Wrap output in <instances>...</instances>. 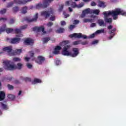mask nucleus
Instances as JSON below:
<instances>
[{
    "mask_svg": "<svg viewBox=\"0 0 126 126\" xmlns=\"http://www.w3.org/2000/svg\"><path fill=\"white\" fill-rule=\"evenodd\" d=\"M103 14L104 15V20L105 22L111 23L112 22V18H107L109 17L110 15H111L112 17H113L114 20H116L118 18V15L126 16V12L122 9L116 8L114 10L105 11L103 13Z\"/></svg>",
    "mask_w": 126,
    "mask_h": 126,
    "instance_id": "1",
    "label": "nucleus"
},
{
    "mask_svg": "<svg viewBox=\"0 0 126 126\" xmlns=\"http://www.w3.org/2000/svg\"><path fill=\"white\" fill-rule=\"evenodd\" d=\"M69 43V41L66 40L62 42L60 45L62 47H63L64 46V48L62 51V55L63 56H70L72 57V58H75V57L77 56V55L79 54V52L78 51V48H73V53L72 54L70 51H69V49H70V45H66V44H68Z\"/></svg>",
    "mask_w": 126,
    "mask_h": 126,
    "instance_id": "2",
    "label": "nucleus"
},
{
    "mask_svg": "<svg viewBox=\"0 0 126 126\" xmlns=\"http://www.w3.org/2000/svg\"><path fill=\"white\" fill-rule=\"evenodd\" d=\"M4 64V67L6 69L8 70H13L14 69H19L20 70L23 66V64L21 63H18L17 65L12 64V62L6 61L3 63Z\"/></svg>",
    "mask_w": 126,
    "mask_h": 126,
    "instance_id": "3",
    "label": "nucleus"
},
{
    "mask_svg": "<svg viewBox=\"0 0 126 126\" xmlns=\"http://www.w3.org/2000/svg\"><path fill=\"white\" fill-rule=\"evenodd\" d=\"M3 51L6 52L9 56L20 55V53L22 52L21 49H16L15 52H12V48L11 47H5L3 48Z\"/></svg>",
    "mask_w": 126,
    "mask_h": 126,
    "instance_id": "4",
    "label": "nucleus"
},
{
    "mask_svg": "<svg viewBox=\"0 0 126 126\" xmlns=\"http://www.w3.org/2000/svg\"><path fill=\"white\" fill-rule=\"evenodd\" d=\"M54 0H44L43 3H39L37 4L35 6V8L36 9H40V8H46L49 5V3L52 2Z\"/></svg>",
    "mask_w": 126,
    "mask_h": 126,
    "instance_id": "5",
    "label": "nucleus"
},
{
    "mask_svg": "<svg viewBox=\"0 0 126 126\" xmlns=\"http://www.w3.org/2000/svg\"><path fill=\"white\" fill-rule=\"evenodd\" d=\"M54 13V10H53V8H51L48 10V11H43L41 12V16H43L47 19L48 17H49L50 15L51 14H53Z\"/></svg>",
    "mask_w": 126,
    "mask_h": 126,
    "instance_id": "6",
    "label": "nucleus"
},
{
    "mask_svg": "<svg viewBox=\"0 0 126 126\" xmlns=\"http://www.w3.org/2000/svg\"><path fill=\"white\" fill-rule=\"evenodd\" d=\"M69 37H70V38H73V37L77 38L78 39H80V38H83L84 39H87V38H88L87 36L84 34H82V33H74L69 35Z\"/></svg>",
    "mask_w": 126,
    "mask_h": 126,
    "instance_id": "7",
    "label": "nucleus"
},
{
    "mask_svg": "<svg viewBox=\"0 0 126 126\" xmlns=\"http://www.w3.org/2000/svg\"><path fill=\"white\" fill-rule=\"evenodd\" d=\"M5 31L7 34H9V33H12V32L14 31V30H13V29H6V28L5 27V25H3V26L0 29V33H1V32H4Z\"/></svg>",
    "mask_w": 126,
    "mask_h": 126,
    "instance_id": "8",
    "label": "nucleus"
},
{
    "mask_svg": "<svg viewBox=\"0 0 126 126\" xmlns=\"http://www.w3.org/2000/svg\"><path fill=\"white\" fill-rule=\"evenodd\" d=\"M45 28L43 26H41L40 27H35L33 28V31L35 32H42L43 34H46V32H45Z\"/></svg>",
    "mask_w": 126,
    "mask_h": 126,
    "instance_id": "9",
    "label": "nucleus"
},
{
    "mask_svg": "<svg viewBox=\"0 0 126 126\" xmlns=\"http://www.w3.org/2000/svg\"><path fill=\"white\" fill-rule=\"evenodd\" d=\"M66 5H71V7L74 8L75 7H77V5H76V3L75 2H73L71 0H68L65 2Z\"/></svg>",
    "mask_w": 126,
    "mask_h": 126,
    "instance_id": "10",
    "label": "nucleus"
},
{
    "mask_svg": "<svg viewBox=\"0 0 126 126\" xmlns=\"http://www.w3.org/2000/svg\"><path fill=\"white\" fill-rule=\"evenodd\" d=\"M39 16V14L38 13H36L35 15L34 16V18L32 19H30L29 18H27L26 19V21H28V22H34L35 21H37V19H38V17Z\"/></svg>",
    "mask_w": 126,
    "mask_h": 126,
    "instance_id": "11",
    "label": "nucleus"
},
{
    "mask_svg": "<svg viewBox=\"0 0 126 126\" xmlns=\"http://www.w3.org/2000/svg\"><path fill=\"white\" fill-rule=\"evenodd\" d=\"M91 10H92L90 8H88V9L83 11L82 13V15H81L82 18L85 17V15H86V14H88L89 13L90 14H92Z\"/></svg>",
    "mask_w": 126,
    "mask_h": 126,
    "instance_id": "12",
    "label": "nucleus"
},
{
    "mask_svg": "<svg viewBox=\"0 0 126 126\" xmlns=\"http://www.w3.org/2000/svg\"><path fill=\"white\" fill-rule=\"evenodd\" d=\"M32 0H14V2L16 3H18V4H26L27 2H29V1H31Z\"/></svg>",
    "mask_w": 126,
    "mask_h": 126,
    "instance_id": "13",
    "label": "nucleus"
},
{
    "mask_svg": "<svg viewBox=\"0 0 126 126\" xmlns=\"http://www.w3.org/2000/svg\"><path fill=\"white\" fill-rule=\"evenodd\" d=\"M45 61V58L42 56H38L37 60L36 61V62L38 63V64H42Z\"/></svg>",
    "mask_w": 126,
    "mask_h": 126,
    "instance_id": "14",
    "label": "nucleus"
},
{
    "mask_svg": "<svg viewBox=\"0 0 126 126\" xmlns=\"http://www.w3.org/2000/svg\"><path fill=\"white\" fill-rule=\"evenodd\" d=\"M20 42V38L16 37L11 39L10 43L11 44H18Z\"/></svg>",
    "mask_w": 126,
    "mask_h": 126,
    "instance_id": "15",
    "label": "nucleus"
},
{
    "mask_svg": "<svg viewBox=\"0 0 126 126\" xmlns=\"http://www.w3.org/2000/svg\"><path fill=\"white\" fill-rule=\"evenodd\" d=\"M25 44H26V45H33L34 43V40L31 39V38H28L25 40Z\"/></svg>",
    "mask_w": 126,
    "mask_h": 126,
    "instance_id": "16",
    "label": "nucleus"
},
{
    "mask_svg": "<svg viewBox=\"0 0 126 126\" xmlns=\"http://www.w3.org/2000/svg\"><path fill=\"white\" fill-rule=\"evenodd\" d=\"M62 47L61 46H57L54 50V51L53 52V54L54 55H59L60 54V50H61Z\"/></svg>",
    "mask_w": 126,
    "mask_h": 126,
    "instance_id": "17",
    "label": "nucleus"
},
{
    "mask_svg": "<svg viewBox=\"0 0 126 126\" xmlns=\"http://www.w3.org/2000/svg\"><path fill=\"white\" fill-rule=\"evenodd\" d=\"M116 30V29H113L112 31H109V34H110V36L108 38L109 40H111L115 36V32H115Z\"/></svg>",
    "mask_w": 126,
    "mask_h": 126,
    "instance_id": "18",
    "label": "nucleus"
},
{
    "mask_svg": "<svg viewBox=\"0 0 126 126\" xmlns=\"http://www.w3.org/2000/svg\"><path fill=\"white\" fill-rule=\"evenodd\" d=\"M5 98V93L3 92H0V101L4 100Z\"/></svg>",
    "mask_w": 126,
    "mask_h": 126,
    "instance_id": "19",
    "label": "nucleus"
},
{
    "mask_svg": "<svg viewBox=\"0 0 126 126\" xmlns=\"http://www.w3.org/2000/svg\"><path fill=\"white\" fill-rule=\"evenodd\" d=\"M97 23H98V25H99V26H106V24H105V22L104 21V20H103L102 19L98 20Z\"/></svg>",
    "mask_w": 126,
    "mask_h": 126,
    "instance_id": "20",
    "label": "nucleus"
},
{
    "mask_svg": "<svg viewBox=\"0 0 126 126\" xmlns=\"http://www.w3.org/2000/svg\"><path fill=\"white\" fill-rule=\"evenodd\" d=\"M91 12L95 14V15H98L100 13V10L99 9H92Z\"/></svg>",
    "mask_w": 126,
    "mask_h": 126,
    "instance_id": "21",
    "label": "nucleus"
},
{
    "mask_svg": "<svg viewBox=\"0 0 126 126\" xmlns=\"http://www.w3.org/2000/svg\"><path fill=\"white\" fill-rule=\"evenodd\" d=\"M84 23H87V22H94L95 20L94 19H84L83 20Z\"/></svg>",
    "mask_w": 126,
    "mask_h": 126,
    "instance_id": "22",
    "label": "nucleus"
},
{
    "mask_svg": "<svg viewBox=\"0 0 126 126\" xmlns=\"http://www.w3.org/2000/svg\"><path fill=\"white\" fill-rule=\"evenodd\" d=\"M1 107H2V108L3 109V110H8V106H7V105L5 104H4L3 103H2V102H1L0 103Z\"/></svg>",
    "mask_w": 126,
    "mask_h": 126,
    "instance_id": "23",
    "label": "nucleus"
},
{
    "mask_svg": "<svg viewBox=\"0 0 126 126\" xmlns=\"http://www.w3.org/2000/svg\"><path fill=\"white\" fill-rule=\"evenodd\" d=\"M98 6H99V7H106L105 2L102 1L98 2Z\"/></svg>",
    "mask_w": 126,
    "mask_h": 126,
    "instance_id": "24",
    "label": "nucleus"
},
{
    "mask_svg": "<svg viewBox=\"0 0 126 126\" xmlns=\"http://www.w3.org/2000/svg\"><path fill=\"white\" fill-rule=\"evenodd\" d=\"M27 6H25L22 8L21 12L22 13H23L24 14H25V13H27Z\"/></svg>",
    "mask_w": 126,
    "mask_h": 126,
    "instance_id": "25",
    "label": "nucleus"
},
{
    "mask_svg": "<svg viewBox=\"0 0 126 126\" xmlns=\"http://www.w3.org/2000/svg\"><path fill=\"white\" fill-rule=\"evenodd\" d=\"M49 40H50V37H44L42 39V42L43 44H46L47 42H49Z\"/></svg>",
    "mask_w": 126,
    "mask_h": 126,
    "instance_id": "26",
    "label": "nucleus"
},
{
    "mask_svg": "<svg viewBox=\"0 0 126 126\" xmlns=\"http://www.w3.org/2000/svg\"><path fill=\"white\" fill-rule=\"evenodd\" d=\"M7 97L8 99H9L10 100H14V99H15V96H14L11 94H8Z\"/></svg>",
    "mask_w": 126,
    "mask_h": 126,
    "instance_id": "27",
    "label": "nucleus"
},
{
    "mask_svg": "<svg viewBox=\"0 0 126 126\" xmlns=\"http://www.w3.org/2000/svg\"><path fill=\"white\" fill-rule=\"evenodd\" d=\"M42 81L40 79H34L33 81L32 82V84H37V83H41Z\"/></svg>",
    "mask_w": 126,
    "mask_h": 126,
    "instance_id": "28",
    "label": "nucleus"
},
{
    "mask_svg": "<svg viewBox=\"0 0 126 126\" xmlns=\"http://www.w3.org/2000/svg\"><path fill=\"white\" fill-rule=\"evenodd\" d=\"M21 29H18V28H16L14 31L15 32V33H16L17 34H21Z\"/></svg>",
    "mask_w": 126,
    "mask_h": 126,
    "instance_id": "29",
    "label": "nucleus"
},
{
    "mask_svg": "<svg viewBox=\"0 0 126 126\" xmlns=\"http://www.w3.org/2000/svg\"><path fill=\"white\" fill-rule=\"evenodd\" d=\"M57 33H63L64 32V29L60 28L57 31Z\"/></svg>",
    "mask_w": 126,
    "mask_h": 126,
    "instance_id": "30",
    "label": "nucleus"
},
{
    "mask_svg": "<svg viewBox=\"0 0 126 126\" xmlns=\"http://www.w3.org/2000/svg\"><path fill=\"white\" fill-rule=\"evenodd\" d=\"M105 32V30L104 29H101L100 30H97L95 32V34H101V33H104Z\"/></svg>",
    "mask_w": 126,
    "mask_h": 126,
    "instance_id": "31",
    "label": "nucleus"
},
{
    "mask_svg": "<svg viewBox=\"0 0 126 126\" xmlns=\"http://www.w3.org/2000/svg\"><path fill=\"white\" fill-rule=\"evenodd\" d=\"M81 44V40H77L73 42V45L76 46L77 45H79Z\"/></svg>",
    "mask_w": 126,
    "mask_h": 126,
    "instance_id": "32",
    "label": "nucleus"
},
{
    "mask_svg": "<svg viewBox=\"0 0 126 126\" xmlns=\"http://www.w3.org/2000/svg\"><path fill=\"white\" fill-rule=\"evenodd\" d=\"M7 87L9 90H13V89H14V87L10 84L7 85Z\"/></svg>",
    "mask_w": 126,
    "mask_h": 126,
    "instance_id": "33",
    "label": "nucleus"
},
{
    "mask_svg": "<svg viewBox=\"0 0 126 126\" xmlns=\"http://www.w3.org/2000/svg\"><path fill=\"white\" fill-rule=\"evenodd\" d=\"M83 6H84V3L83 2H81L78 5H77V8H81V7H83Z\"/></svg>",
    "mask_w": 126,
    "mask_h": 126,
    "instance_id": "34",
    "label": "nucleus"
},
{
    "mask_svg": "<svg viewBox=\"0 0 126 126\" xmlns=\"http://www.w3.org/2000/svg\"><path fill=\"white\" fill-rule=\"evenodd\" d=\"M21 61V59L19 58L16 57L13 59V62H20Z\"/></svg>",
    "mask_w": 126,
    "mask_h": 126,
    "instance_id": "35",
    "label": "nucleus"
},
{
    "mask_svg": "<svg viewBox=\"0 0 126 126\" xmlns=\"http://www.w3.org/2000/svg\"><path fill=\"white\" fill-rule=\"evenodd\" d=\"M12 10H13V12H17V11H18V10H19V8H18V7H17V6L14 7L12 9Z\"/></svg>",
    "mask_w": 126,
    "mask_h": 126,
    "instance_id": "36",
    "label": "nucleus"
},
{
    "mask_svg": "<svg viewBox=\"0 0 126 126\" xmlns=\"http://www.w3.org/2000/svg\"><path fill=\"white\" fill-rule=\"evenodd\" d=\"M22 82L21 81H20V80H15V81H14V84H21Z\"/></svg>",
    "mask_w": 126,
    "mask_h": 126,
    "instance_id": "37",
    "label": "nucleus"
},
{
    "mask_svg": "<svg viewBox=\"0 0 126 126\" xmlns=\"http://www.w3.org/2000/svg\"><path fill=\"white\" fill-rule=\"evenodd\" d=\"M6 12V9H3L0 11V14H4Z\"/></svg>",
    "mask_w": 126,
    "mask_h": 126,
    "instance_id": "38",
    "label": "nucleus"
},
{
    "mask_svg": "<svg viewBox=\"0 0 126 126\" xmlns=\"http://www.w3.org/2000/svg\"><path fill=\"white\" fill-rule=\"evenodd\" d=\"M74 28H75V25H70L69 27V29H70V30H73Z\"/></svg>",
    "mask_w": 126,
    "mask_h": 126,
    "instance_id": "39",
    "label": "nucleus"
},
{
    "mask_svg": "<svg viewBox=\"0 0 126 126\" xmlns=\"http://www.w3.org/2000/svg\"><path fill=\"white\" fill-rule=\"evenodd\" d=\"M15 22V19H11L9 21L10 24H13Z\"/></svg>",
    "mask_w": 126,
    "mask_h": 126,
    "instance_id": "40",
    "label": "nucleus"
},
{
    "mask_svg": "<svg viewBox=\"0 0 126 126\" xmlns=\"http://www.w3.org/2000/svg\"><path fill=\"white\" fill-rule=\"evenodd\" d=\"M63 4H62L59 9V12H61V11H63Z\"/></svg>",
    "mask_w": 126,
    "mask_h": 126,
    "instance_id": "41",
    "label": "nucleus"
},
{
    "mask_svg": "<svg viewBox=\"0 0 126 126\" xmlns=\"http://www.w3.org/2000/svg\"><path fill=\"white\" fill-rule=\"evenodd\" d=\"M27 66L28 68L31 69V68H32L33 66L32 65V64H30V63H28L27 64Z\"/></svg>",
    "mask_w": 126,
    "mask_h": 126,
    "instance_id": "42",
    "label": "nucleus"
},
{
    "mask_svg": "<svg viewBox=\"0 0 126 126\" xmlns=\"http://www.w3.org/2000/svg\"><path fill=\"white\" fill-rule=\"evenodd\" d=\"M97 25L96 24V23H92L91 25H90V27L91 28H93V27H96V26Z\"/></svg>",
    "mask_w": 126,
    "mask_h": 126,
    "instance_id": "43",
    "label": "nucleus"
},
{
    "mask_svg": "<svg viewBox=\"0 0 126 126\" xmlns=\"http://www.w3.org/2000/svg\"><path fill=\"white\" fill-rule=\"evenodd\" d=\"M21 30H24V29H26L27 28V25H26L25 26H23L20 27Z\"/></svg>",
    "mask_w": 126,
    "mask_h": 126,
    "instance_id": "44",
    "label": "nucleus"
},
{
    "mask_svg": "<svg viewBox=\"0 0 126 126\" xmlns=\"http://www.w3.org/2000/svg\"><path fill=\"white\" fill-rule=\"evenodd\" d=\"M12 5H13V2L9 3L7 5V7H11V6H12Z\"/></svg>",
    "mask_w": 126,
    "mask_h": 126,
    "instance_id": "45",
    "label": "nucleus"
},
{
    "mask_svg": "<svg viewBox=\"0 0 126 126\" xmlns=\"http://www.w3.org/2000/svg\"><path fill=\"white\" fill-rule=\"evenodd\" d=\"M56 19V17L55 16H52L50 17V20H51V21H55Z\"/></svg>",
    "mask_w": 126,
    "mask_h": 126,
    "instance_id": "46",
    "label": "nucleus"
},
{
    "mask_svg": "<svg viewBox=\"0 0 126 126\" xmlns=\"http://www.w3.org/2000/svg\"><path fill=\"white\" fill-rule=\"evenodd\" d=\"M81 44L82 45H87V44H88V42L87 41H85L84 42H82V41L81 40Z\"/></svg>",
    "mask_w": 126,
    "mask_h": 126,
    "instance_id": "47",
    "label": "nucleus"
},
{
    "mask_svg": "<svg viewBox=\"0 0 126 126\" xmlns=\"http://www.w3.org/2000/svg\"><path fill=\"white\" fill-rule=\"evenodd\" d=\"M66 24V23H65V21H62L61 22V26H64V25H65Z\"/></svg>",
    "mask_w": 126,
    "mask_h": 126,
    "instance_id": "48",
    "label": "nucleus"
},
{
    "mask_svg": "<svg viewBox=\"0 0 126 126\" xmlns=\"http://www.w3.org/2000/svg\"><path fill=\"white\" fill-rule=\"evenodd\" d=\"M97 34L96 33V32L95 33H94L93 34H91L89 37V38H94V37H95V35Z\"/></svg>",
    "mask_w": 126,
    "mask_h": 126,
    "instance_id": "49",
    "label": "nucleus"
},
{
    "mask_svg": "<svg viewBox=\"0 0 126 126\" xmlns=\"http://www.w3.org/2000/svg\"><path fill=\"white\" fill-rule=\"evenodd\" d=\"M56 64L57 65H60L61 64V61L60 60H57L56 61Z\"/></svg>",
    "mask_w": 126,
    "mask_h": 126,
    "instance_id": "50",
    "label": "nucleus"
},
{
    "mask_svg": "<svg viewBox=\"0 0 126 126\" xmlns=\"http://www.w3.org/2000/svg\"><path fill=\"white\" fill-rule=\"evenodd\" d=\"M47 25L48 27H51L53 25V23L52 22H49L47 24Z\"/></svg>",
    "mask_w": 126,
    "mask_h": 126,
    "instance_id": "51",
    "label": "nucleus"
},
{
    "mask_svg": "<svg viewBox=\"0 0 126 126\" xmlns=\"http://www.w3.org/2000/svg\"><path fill=\"white\" fill-rule=\"evenodd\" d=\"M63 14L64 15L65 18H67V17L69 16V14L65 13V12H63Z\"/></svg>",
    "mask_w": 126,
    "mask_h": 126,
    "instance_id": "52",
    "label": "nucleus"
},
{
    "mask_svg": "<svg viewBox=\"0 0 126 126\" xmlns=\"http://www.w3.org/2000/svg\"><path fill=\"white\" fill-rule=\"evenodd\" d=\"M73 23V24H78V23H79V20H74Z\"/></svg>",
    "mask_w": 126,
    "mask_h": 126,
    "instance_id": "53",
    "label": "nucleus"
},
{
    "mask_svg": "<svg viewBox=\"0 0 126 126\" xmlns=\"http://www.w3.org/2000/svg\"><path fill=\"white\" fill-rule=\"evenodd\" d=\"M95 44H98V40H94L92 43V45H95Z\"/></svg>",
    "mask_w": 126,
    "mask_h": 126,
    "instance_id": "54",
    "label": "nucleus"
},
{
    "mask_svg": "<svg viewBox=\"0 0 126 126\" xmlns=\"http://www.w3.org/2000/svg\"><path fill=\"white\" fill-rule=\"evenodd\" d=\"M91 5L92 6H95V5H96V3H95L94 1H92L91 3Z\"/></svg>",
    "mask_w": 126,
    "mask_h": 126,
    "instance_id": "55",
    "label": "nucleus"
},
{
    "mask_svg": "<svg viewBox=\"0 0 126 126\" xmlns=\"http://www.w3.org/2000/svg\"><path fill=\"white\" fill-rule=\"evenodd\" d=\"M30 56L32 58L34 56V53L32 52H30Z\"/></svg>",
    "mask_w": 126,
    "mask_h": 126,
    "instance_id": "56",
    "label": "nucleus"
},
{
    "mask_svg": "<svg viewBox=\"0 0 126 126\" xmlns=\"http://www.w3.org/2000/svg\"><path fill=\"white\" fill-rule=\"evenodd\" d=\"M3 20V21H6V18H0V21Z\"/></svg>",
    "mask_w": 126,
    "mask_h": 126,
    "instance_id": "57",
    "label": "nucleus"
},
{
    "mask_svg": "<svg viewBox=\"0 0 126 126\" xmlns=\"http://www.w3.org/2000/svg\"><path fill=\"white\" fill-rule=\"evenodd\" d=\"M30 59H31L30 58L26 57V58H25V60L26 62H29V60H30Z\"/></svg>",
    "mask_w": 126,
    "mask_h": 126,
    "instance_id": "58",
    "label": "nucleus"
},
{
    "mask_svg": "<svg viewBox=\"0 0 126 126\" xmlns=\"http://www.w3.org/2000/svg\"><path fill=\"white\" fill-rule=\"evenodd\" d=\"M112 28H113V26H109L108 27V29H109V30H111V29H112Z\"/></svg>",
    "mask_w": 126,
    "mask_h": 126,
    "instance_id": "59",
    "label": "nucleus"
},
{
    "mask_svg": "<svg viewBox=\"0 0 126 126\" xmlns=\"http://www.w3.org/2000/svg\"><path fill=\"white\" fill-rule=\"evenodd\" d=\"M16 37H23V34H22L21 33L19 35L17 34V35H16Z\"/></svg>",
    "mask_w": 126,
    "mask_h": 126,
    "instance_id": "60",
    "label": "nucleus"
},
{
    "mask_svg": "<svg viewBox=\"0 0 126 126\" xmlns=\"http://www.w3.org/2000/svg\"><path fill=\"white\" fill-rule=\"evenodd\" d=\"M22 93V91H20L19 92V93L18 94V96H20V95H21Z\"/></svg>",
    "mask_w": 126,
    "mask_h": 126,
    "instance_id": "61",
    "label": "nucleus"
},
{
    "mask_svg": "<svg viewBox=\"0 0 126 126\" xmlns=\"http://www.w3.org/2000/svg\"><path fill=\"white\" fill-rule=\"evenodd\" d=\"M68 10L70 12H72V8H71V7H69Z\"/></svg>",
    "mask_w": 126,
    "mask_h": 126,
    "instance_id": "62",
    "label": "nucleus"
},
{
    "mask_svg": "<svg viewBox=\"0 0 126 126\" xmlns=\"http://www.w3.org/2000/svg\"><path fill=\"white\" fill-rule=\"evenodd\" d=\"M83 0L85 2H88V1H90V0Z\"/></svg>",
    "mask_w": 126,
    "mask_h": 126,
    "instance_id": "63",
    "label": "nucleus"
},
{
    "mask_svg": "<svg viewBox=\"0 0 126 126\" xmlns=\"http://www.w3.org/2000/svg\"><path fill=\"white\" fill-rule=\"evenodd\" d=\"M27 81H31V80H30V79H26V80H25V82H27Z\"/></svg>",
    "mask_w": 126,
    "mask_h": 126,
    "instance_id": "64",
    "label": "nucleus"
}]
</instances>
